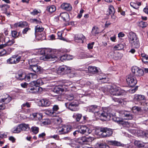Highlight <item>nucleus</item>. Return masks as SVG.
I'll list each match as a JSON object with an SVG mask.
<instances>
[{
	"label": "nucleus",
	"mask_w": 148,
	"mask_h": 148,
	"mask_svg": "<svg viewBox=\"0 0 148 148\" xmlns=\"http://www.w3.org/2000/svg\"><path fill=\"white\" fill-rule=\"evenodd\" d=\"M98 79L99 81L104 83L107 82L108 80V78L106 77V76H104V78H101V76H100L98 78Z\"/></svg>",
	"instance_id": "37998d69"
},
{
	"label": "nucleus",
	"mask_w": 148,
	"mask_h": 148,
	"mask_svg": "<svg viewBox=\"0 0 148 148\" xmlns=\"http://www.w3.org/2000/svg\"><path fill=\"white\" fill-rule=\"evenodd\" d=\"M142 60L145 64H148V56H146L144 58H142Z\"/></svg>",
	"instance_id": "052dcab7"
},
{
	"label": "nucleus",
	"mask_w": 148,
	"mask_h": 148,
	"mask_svg": "<svg viewBox=\"0 0 148 148\" xmlns=\"http://www.w3.org/2000/svg\"><path fill=\"white\" fill-rule=\"evenodd\" d=\"M7 39H8L9 38H5L3 34H0V43H6V40Z\"/></svg>",
	"instance_id": "a18cd8bd"
},
{
	"label": "nucleus",
	"mask_w": 148,
	"mask_h": 148,
	"mask_svg": "<svg viewBox=\"0 0 148 148\" xmlns=\"http://www.w3.org/2000/svg\"><path fill=\"white\" fill-rule=\"evenodd\" d=\"M64 134L70 132L71 129V127L70 125H63Z\"/></svg>",
	"instance_id": "473e14b6"
},
{
	"label": "nucleus",
	"mask_w": 148,
	"mask_h": 148,
	"mask_svg": "<svg viewBox=\"0 0 148 148\" xmlns=\"http://www.w3.org/2000/svg\"><path fill=\"white\" fill-rule=\"evenodd\" d=\"M42 80L41 79H38L36 81H34L31 82V85H35L38 88H39L40 85L43 84Z\"/></svg>",
	"instance_id": "4be33fe9"
},
{
	"label": "nucleus",
	"mask_w": 148,
	"mask_h": 148,
	"mask_svg": "<svg viewBox=\"0 0 148 148\" xmlns=\"http://www.w3.org/2000/svg\"><path fill=\"white\" fill-rule=\"evenodd\" d=\"M51 123L50 119H46L43 120L41 121V124L42 125H49Z\"/></svg>",
	"instance_id": "79ce46f5"
},
{
	"label": "nucleus",
	"mask_w": 148,
	"mask_h": 148,
	"mask_svg": "<svg viewBox=\"0 0 148 148\" xmlns=\"http://www.w3.org/2000/svg\"><path fill=\"white\" fill-rule=\"evenodd\" d=\"M21 131L20 125L14 127L11 130V132L13 133H19Z\"/></svg>",
	"instance_id": "bb28decb"
},
{
	"label": "nucleus",
	"mask_w": 148,
	"mask_h": 148,
	"mask_svg": "<svg viewBox=\"0 0 148 148\" xmlns=\"http://www.w3.org/2000/svg\"><path fill=\"white\" fill-rule=\"evenodd\" d=\"M30 69H31L34 72L38 73H40L42 72L40 67L37 65V64H30Z\"/></svg>",
	"instance_id": "dca6fc26"
},
{
	"label": "nucleus",
	"mask_w": 148,
	"mask_h": 148,
	"mask_svg": "<svg viewBox=\"0 0 148 148\" xmlns=\"http://www.w3.org/2000/svg\"><path fill=\"white\" fill-rule=\"evenodd\" d=\"M126 82L130 86H134L137 83V80L135 77L132 74L128 75L126 77Z\"/></svg>",
	"instance_id": "423d86ee"
},
{
	"label": "nucleus",
	"mask_w": 148,
	"mask_h": 148,
	"mask_svg": "<svg viewBox=\"0 0 148 148\" xmlns=\"http://www.w3.org/2000/svg\"><path fill=\"white\" fill-rule=\"evenodd\" d=\"M109 145H113L119 146H121V143L115 140H111L108 142Z\"/></svg>",
	"instance_id": "2f4dec72"
},
{
	"label": "nucleus",
	"mask_w": 148,
	"mask_h": 148,
	"mask_svg": "<svg viewBox=\"0 0 148 148\" xmlns=\"http://www.w3.org/2000/svg\"><path fill=\"white\" fill-rule=\"evenodd\" d=\"M6 98H4L2 99L0 101V102H5V103H7L9 102L11 100V97L8 94H6Z\"/></svg>",
	"instance_id": "7c9ffc66"
},
{
	"label": "nucleus",
	"mask_w": 148,
	"mask_h": 148,
	"mask_svg": "<svg viewBox=\"0 0 148 148\" xmlns=\"http://www.w3.org/2000/svg\"><path fill=\"white\" fill-rule=\"evenodd\" d=\"M31 129L32 132L35 134H37L39 132V128L37 127H32L31 128Z\"/></svg>",
	"instance_id": "49530a36"
},
{
	"label": "nucleus",
	"mask_w": 148,
	"mask_h": 148,
	"mask_svg": "<svg viewBox=\"0 0 148 148\" xmlns=\"http://www.w3.org/2000/svg\"><path fill=\"white\" fill-rule=\"evenodd\" d=\"M62 9L67 11H70L72 9V7L71 5L67 3H63L61 5Z\"/></svg>",
	"instance_id": "6ab92c4d"
},
{
	"label": "nucleus",
	"mask_w": 148,
	"mask_h": 148,
	"mask_svg": "<svg viewBox=\"0 0 148 148\" xmlns=\"http://www.w3.org/2000/svg\"><path fill=\"white\" fill-rule=\"evenodd\" d=\"M71 83V82H69V83ZM70 85V84H66V83L65 84L62 86L59 85L56 86L53 88V92L57 94H61L64 90V86L65 85L66 86H69Z\"/></svg>",
	"instance_id": "f8f14e48"
},
{
	"label": "nucleus",
	"mask_w": 148,
	"mask_h": 148,
	"mask_svg": "<svg viewBox=\"0 0 148 148\" xmlns=\"http://www.w3.org/2000/svg\"><path fill=\"white\" fill-rule=\"evenodd\" d=\"M138 133L140 134L139 135L140 136H142L143 137L145 136L148 138V131L145 132L142 130H140L138 131Z\"/></svg>",
	"instance_id": "ea45409f"
},
{
	"label": "nucleus",
	"mask_w": 148,
	"mask_h": 148,
	"mask_svg": "<svg viewBox=\"0 0 148 148\" xmlns=\"http://www.w3.org/2000/svg\"><path fill=\"white\" fill-rule=\"evenodd\" d=\"M94 44V42H92L91 43H89L88 45V48L89 49H92L93 47V45Z\"/></svg>",
	"instance_id": "774afa93"
},
{
	"label": "nucleus",
	"mask_w": 148,
	"mask_h": 148,
	"mask_svg": "<svg viewBox=\"0 0 148 148\" xmlns=\"http://www.w3.org/2000/svg\"><path fill=\"white\" fill-rule=\"evenodd\" d=\"M60 16L64 21H66L69 19V15L67 13H62L60 14Z\"/></svg>",
	"instance_id": "a878e982"
},
{
	"label": "nucleus",
	"mask_w": 148,
	"mask_h": 148,
	"mask_svg": "<svg viewBox=\"0 0 148 148\" xmlns=\"http://www.w3.org/2000/svg\"><path fill=\"white\" fill-rule=\"evenodd\" d=\"M99 148H109V147L106 144H101Z\"/></svg>",
	"instance_id": "0e129e2a"
},
{
	"label": "nucleus",
	"mask_w": 148,
	"mask_h": 148,
	"mask_svg": "<svg viewBox=\"0 0 148 148\" xmlns=\"http://www.w3.org/2000/svg\"><path fill=\"white\" fill-rule=\"evenodd\" d=\"M147 143H143L139 140H135L134 142V144L136 146L139 148H148L147 147Z\"/></svg>",
	"instance_id": "f3484780"
},
{
	"label": "nucleus",
	"mask_w": 148,
	"mask_h": 148,
	"mask_svg": "<svg viewBox=\"0 0 148 148\" xmlns=\"http://www.w3.org/2000/svg\"><path fill=\"white\" fill-rule=\"evenodd\" d=\"M21 131H28L30 129L29 125L25 123L20 124Z\"/></svg>",
	"instance_id": "b1692460"
},
{
	"label": "nucleus",
	"mask_w": 148,
	"mask_h": 148,
	"mask_svg": "<svg viewBox=\"0 0 148 148\" xmlns=\"http://www.w3.org/2000/svg\"><path fill=\"white\" fill-rule=\"evenodd\" d=\"M39 103L42 106L47 107L50 105L51 102L48 99H43L39 101Z\"/></svg>",
	"instance_id": "a211bd4d"
},
{
	"label": "nucleus",
	"mask_w": 148,
	"mask_h": 148,
	"mask_svg": "<svg viewBox=\"0 0 148 148\" xmlns=\"http://www.w3.org/2000/svg\"><path fill=\"white\" fill-rule=\"evenodd\" d=\"M25 106H26L27 108H29L30 107V105L29 103L27 102L23 104L21 106V108L22 109H23V107Z\"/></svg>",
	"instance_id": "e2e57ef3"
},
{
	"label": "nucleus",
	"mask_w": 148,
	"mask_h": 148,
	"mask_svg": "<svg viewBox=\"0 0 148 148\" xmlns=\"http://www.w3.org/2000/svg\"><path fill=\"white\" fill-rule=\"evenodd\" d=\"M58 38L60 40H64V38L62 37V32H58L57 33Z\"/></svg>",
	"instance_id": "13d9d810"
},
{
	"label": "nucleus",
	"mask_w": 148,
	"mask_h": 148,
	"mask_svg": "<svg viewBox=\"0 0 148 148\" xmlns=\"http://www.w3.org/2000/svg\"><path fill=\"white\" fill-rule=\"evenodd\" d=\"M130 34L129 38L130 42L132 45L135 48H138L140 46L139 42L136 34L134 33L131 32Z\"/></svg>",
	"instance_id": "7ed1b4c3"
},
{
	"label": "nucleus",
	"mask_w": 148,
	"mask_h": 148,
	"mask_svg": "<svg viewBox=\"0 0 148 148\" xmlns=\"http://www.w3.org/2000/svg\"><path fill=\"white\" fill-rule=\"evenodd\" d=\"M88 69L89 72L92 73H95L98 72V71L96 67L89 66Z\"/></svg>",
	"instance_id": "c756f323"
},
{
	"label": "nucleus",
	"mask_w": 148,
	"mask_h": 148,
	"mask_svg": "<svg viewBox=\"0 0 148 148\" xmlns=\"http://www.w3.org/2000/svg\"><path fill=\"white\" fill-rule=\"evenodd\" d=\"M118 123L122 124L124 126H127L128 125H129V123L128 122L125 121L123 119H120Z\"/></svg>",
	"instance_id": "c03bdc74"
},
{
	"label": "nucleus",
	"mask_w": 148,
	"mask_h": 148,
	"mask_svg": "<svg viewBox=\"0 0 148 148\" xmlns=\"http://www.w3.org/2000/svg\"><path fill=\"white\" fill-rule=\"evenodd\" d=\"M79 140H80L79 141V143H83L84 144H87V143H86V137L85 136L83 137H82L79 139Z\"/></svg>",
	"instance_id": "3c124183"
},
{
	"label": "nucleus",
	"mask_w": 148,
	"mask_h": 148,
	"mask_svg": "<svg viewBox=\"0 0 148 148\" xmlns=\"http://www.w3.org/2000/svg\"><path fill=\"white\" fill-rule=\"evenodd\" d=\"M132 71L135 75L140 76L143 75L144 74L143 71L136 66H134L132 69Z\"/></svg>",
	"instance_id": "1a4fd4ad"
},
{
	"label": "nucleus",
	"mask_w": 148,
	"mask_h": 148,
	"mask_svg": "<svg viewBox=\"0 0 148 148\" xmlns=\"http://www.w3.org/2000/svg\"><path fill=\"white\" fill-rule=\"evenodd\" d=\"M55 123L57 124L60 125L62 122V119L60 118H57L55 119Z\"/></svg>",
	"instance_id": "5fc2aeb1"
},
{
	"label": "nucleus",
	"mask_w": 148,
	"mask_h": 148,
	"mask_svg": "<svg viewBox=\"0 0 148 148\" xmlns=\"http://www.w3.org/2000/svg\"><path fill=\"white\" fill-rule=\"evenodd\" d=\"M25 77V74L24 73H23L21 71H19L16 74L15 76L16 78L20 80L24 79Z\"/></svg>",
	"instance_id": "412c9836"
},
{
	"label": "nucleus",
	"mask_w": 148,
	"mask_h": 148,
	"mask_svg": "<svg viewBox=\"0 0 148 148\" xmlns=\"http://www.w3.org/2000/svg\"><path fill=\"white\" fill-rule=\"evenodd\" d=\"M31 78V75H30V73H29L27 75H25V77L24 79L26 81L29 82Z\"/></svg>",
	"instance_id": "680f3d73"
},
{
	"label": "nucleus",
	"mask_w": 148,
	"mask_h": 148,
	"mask_svg": "<svg viewBox=\"0 0 148 148\" xmlns=\"http://www.w3.org/2000/svg\"><path fill=\"white\" fill-rule=\"evenodd\" d=\"M65 105L69 109L72 111H76L78 109V104L74 101L69 103H66Z\"/></svg>",
	"instance_id": "9b49d317"
},
{
	"label": "nucleus",
	"mask_w": 148,
	"mask_h": 148,
	"mask_svg": "<svg viewBox=\"0 0 148 148\" xmlns=\"http://www.w3.org/2000/svg\"><path fill=\"white\" fill-rule=\"evenodd\" d=\"M122 113L124 115V116L125 117V119L131 120L133 119V116L130 112L125 111L123 112Z\"/></svg>",
	"instance_id": "5701e85b"
},
{
	"label": "nucleus",
	"mask_w": 148,
	"mask_h": 148,
	"mask_svg": "<svg viewBox=\"0 0 148 148\" xmlns=\"http://www.w3.org/2000/svg\"><path fill=\"white\" fill-rule=\"evenodd\" d=\"M46 114L51 116H55L54 114L55 112L53 111L50 110L47 111L46 112Z\"/></svg>",
	"instance_id": "864d4df0"
},
{
	"label": "nucleus",
	"mask_w": 148,
	"mask_h": 148,
	"mask_svg": "<svg viewBox=\"0 0 148 148\" xmlns=\"http://www.w3.org/2000/svg\"><path fill=\"white\" fill-rule=\"evenodd\" d=\"M68 56H69L67 55H64L60 57L59 58H60V59L62 61H63L64 60H66V59H69V58H67Z\"/></svg>",
	"instance_id": "603ef678"
},
{
	"label": "nucleus",
	"mask_w": 148,
	"mask_h": 148,
	"mask_svg": "<svg viewBox=\"0 0 148 148\" xmlns=\"http://www.w3.org/2000/svg\"><path fill=\"white\" fill-rule=\"evenodd\" d=\"M32 115L36 120H40L42 117L41 114L38 113H35L32 114Z\"/></svg>",
	"instance_id": "72a5a7b5"
},
{
	"label": "nucleus",
	"mask_w": 148,
	"mask_h": 148,
	"mask_svg": "<svg viewBox=\"0 0 148 148\" xmlns=\"http://www.w3.org/2000/svg\"><path fill=\"white\" fill-rule=\"evenodd\" d=\"M3 47H0V56H2L6 53V51L5 49H3Z\"/></svg>",
	"instance_id": "8fccbe9b"
},
{
	"label": "nucleus",
	"mask_w": 148,
	"mask_h": 148,
	"mask_svg": "<svg viewBox=\"0 0 148 148\" xmlns=\"http://www.w3.org/2000/svg\"><path fill=\"white\" fill-rule=\"evenodd\" d=\"M109 92L111 95L117 96L123 95H125L126 93L125 90L115 86H111L109 90Z\"/></svg>",
	"instance_id": "f03ea898"
},
{
	"label": "nucleus",
	"mask_w": 148,
	"mask_h": 148,
	"mask_svg": "<svg viewBox=\"0 0 148 148\" xmlns=\"http://www.w3.org/2000/svg\"><path fill=\"white\" fill-rule=\"evenodd\" d=\"M35 34L36 36L38 35L42 39L45 38V34L44 33H42L41 34H40L39 33L42 32L44 28L41 26L39 25H37L35 27Z\"/></svg>",
	"instance_id": "0eeeda50"
},
{
	"label": "nucleus",
	"mask_w": 148,
	"mask_h": 148,
	"mask_svg": "<svg viewBox=\"0 0 148 148\" xmlns=\"http://www.w3.org/2000/svg\"><path fill=\"white\" fill-rule=\"evenodd\" d=\"M30 30V28L29 27H26L22 31V33L23 34H25L27 33V32L29 30Z\"/></svg>",
	"instance_id": "69168bd1"
},
{
	"label": "nucleus",
	"mask_w": 148,
	"mask_h": 148,
	"mask_svg": "<svg viewBox=\"0 0 148 148\" xmlns=\"http://www.w3.org/2000/svg\"><path fill=\"white\" fill-rule=\"evenodd\" d=\"M80 133L82 134H85L86 135L89 134L91 132V131L89 128L85 125H82L81 126L79 129Z\"/></svg>",
	"instance_id": "4468645a"
},
{
	"label": "nucleus",
	"mask_w": 148,
	"mask_h": 148,
	"mask_svg": "<svg viewBox=\"0 0 148 148\" xmlns=\"http://www.w3.org/2000/svg\"><path fill=\"white\" fill-rule=\"evenodd\" d=\"M28 23L26 21H21L18 23H16L14 24V26L16 27H23L25 26H27Z\"/></svg>",
	"instance_id": "393cba45"
},
{
	"label": "nucleus",
	"mask_w": 148,
	"mask_h": 148,
	"mask_svg": "<svg viewBox=\"0 0 148 148\" xmlns=\"http://www.w3.org/2000/svg\"><path fill=\"white\" fill-rule=\"evenodd\" d=\"M99 134H101L103 137H108L111 136L112 134L113 131L110 129L107 128H101L99 130Z\"/></svg>",
	"instance_id": "20e7f679"
},
{
	"label": "nucleus",
	"mask_w": 148,
	"mask_h": 148,
	"mask_svg": "<svg viewBox=\"0 0 148 148\" xmlns=\"http://www.w3.org/2000/svg\"><path fill=\"white\" fill-rule=\"evenodd\" d=\"M21 57L20 56L13 55L9 59H8L7 62L9 64H16L18 63L21 60Z\"/></svg>",
	"instance_id": "6e6552de"
},
{
	"label": "nucleus",
	"mask_w": 148,
	"mask_h": 148,
	"mask_svg": "<svg viewBox=\"0 0 148 148\" xmlns=\"http://www.w3.org/2000/svg\"><path fill=\"white\" fill-rule=\"evenodd\" d=\"M134 101L135 102H137V103H140L141 105H143V102L145 100V97L142 95H135L133 98Z\"/></svg>",
	"instance_id": "9d476101"
},
{
	"label": "nucleus",
	"mask_w": 148,
	"mask_h": 148,
	"mask_svg": "<svg viewBox=\"0 0 148 148\" xmlns=\"http://www.w3.org/2000/svg\"><path fill=\"white\" fill-rule=\"evenodd\" d=\"M82 117V114L78 113H74L73 116V118L77 122L79 121Z\"/></svg>",
	"instance_id": "cd10ccee"
},
{
	"label": "nucleus",
	"mask_w": 148,
	"mask_h": 148,
	"mask_svg": "<svg viewBox=\"0 0 148 148\" xmlns=\"http://www.w3.org/2000/svg\"><path fill=\"white\" fill-rule=\"evenodd\" d=\"M85 39V36L82 34L76 35L75 36V41L77 42L83 43Z\"/></svg>",
	"instance_id": "2eb2a0df"
},
{
	"label": "nucleus",
	"mask_w": 148,
	"mask_h": 148,
	"mask_svg": "<svg viewBox=\"0 0 148 148\" xmlns=\"http://www.w3.org/2000/svg\"><path fill=\"white\" fill-rule=\"evenodd\" d=\"M56 10V7L54 5L49 6L47 7L46 10L50 12H53Z\"/></svg>",
	"instance_id": "4c0bfd02"
},
{
	"label": "nucleus",
	"mask_w": 148,
	"mask_h": 148,
	"mask_svg": "<svg viewBox=\"0 0 148 148\" xmlns=\"http://www.w3.org/2000/svg\"><path fill=\"white\" fill-rule=\"evenodd\" d=\"M140 110V108L137 106L133 107L132 108V111L133 113H137Z\"/></svg>",
	"instance_id": "09e8293b"
},
{
	"label": "nucleus",
	"mask_w": 148,
	"mask_h": 148,
	"mask_svg": "<svg viewBox=\"0 0 148 148\" xmlns=\"http://www.w3.org/2000/svg\"><path fill=\"white\" fill-rule=\"evenodd\" d=\"M109 12L110 14H112L114 13V10L113 6L110 5L109 8Z\"/></svg>",
	"instance_id": "de8ad7c7"
},
{
	"label": "nucleus",
	"mask_w": 148,
	"mask_h": 148,
	"mask_svg": "<svg viewBox=\"0 0 148 148\" xmlns=\"http://www.w3.org/2000/svg\"><path fill=\"white\" fill-rule=\"evenodd\" d=\"M71 72L70 67L64 65L60 66L57 70V73L60 75L68 74Z\"/></svg>",
	"instance_id": "39448f33"
},
{
	"label": "nucleus",
	"mask_w": 148,
	"mask_h": 148,
	"mask_svg": "<svg viewBox=\"0 0 148 148\" xmlns=\"http://www.w3.org/2000/svg\"><path fill=\"white\" fill-rule=\"evenodd\" d=\"M99 28L96 27H92L91 33L93 35L95 36L99 33Z\"/></svg>",
	"instance_id": "e433bc0d"
},
{
	"label": "nucleus",
	"mask_w": 148,
	"mask_h": 148,
	"mask_svg": "<svg viewBox=\"0 0 148 148\" xmlns=\"http://www.w3.org/2000/svg\"><path fill=\"white\" fill-rule=\"evenodd\" d=\"M98 115L99 116L103 117L105 119L109 118L110 116L109 115V114L107 112L104 111H103V112L101 113L99 112L98 114Z\"/></svg>",
	"instance_id": "c9c22d12"
},
{
	"label": "nucleus",
	"mask_w": 148,
	"mask_h": 148,
	"mask_svg": "<svg viewBox=\"0 0 148 148\" xmlns=\"http://www.w3.org/2000/svg\"><path fill=\"white\" fill-rule=\"evenodd\" d=\"M15 42L14 40H9L8 41H6V43L4 44H1L0 45V47H5L7 45L11 46Z\"/></svg>",
	"instance_id": "c85d7f7f"
},
{
	"label": "nucleus",
	"mask_w": 148,
	"mask_h": 148,
	"mask_svg": "<svg viewBox=\"0 0 148 148\" xmlns=\"http://www.w3.org/2000/svg\"><path fill=\"white\" fill-rule=\"evenodd\" d=\"M120 118L117 117L116 116H112V119L113 121L117 122L118 123H119L120 119Z\"/></svg>",
	"instance_id": "4d7b16f0"
},
{
	"label": "nucleus",
	"mask_w": 148,
	"mask_h": 148,
	"mask_svg": "<svg viewBox=\"0 0 148 148\" xmlns=\"http://www.w3.org/2000/svg\"><path fill=\"white\" fill-rule=\"evenodd\" d=\"M0 8L3 12H6L8 9L9 8V6L6 4H1L0 5Z\"/></svg>",
	"instance_id": "a19ab883"
},
{
	"label": "nucleus",
	"mask_w": 148,
	"mask_h": 148,
	"mask_svg": "<svg viewBox=\"0 0 148 148\" xmlns=\"http://www.w3.org/2000/svg\"><path fill=\"white\" fill-rule=\"evenodd\" d=\"M30 87L27 90V92L30 93H35L38 92L39 90V88H38L35 85H31V83L30 84Z\"/></svg>",
	"instance_id": "aec40b11"
},
{
	"label": "nucleus",
	"mask_w": 148,
	"mask_h": 148,
	"mask_svg": "<svg viewBox=\"0 0 148 148\" xmlns=\"http://www.w3.org/2000/svg\"><path fill=\"white\" fill-rule=\"evenodd\" d=\"M38 61L37 59L35 58H34L32 59L30 62H29L30 65L31 64H38Z\"/></svg>",
	"instance_id": "bf43d9fd"
},
{
	"label": "nucleus",
	"mask_w": 148,
	"mask_h": 148,
	"mask_svg": "<svg viewBox=\"0 0 148 148\" xmlns=\"http://www.w3.org/2000/svg\"><path fill=\"white\" fill-rule=\"evenodd\" d=\"M56 132L59 134H64L63 126L56 127Z\"/></svg>",
	"instance_id": "f704fd0d"
},
{
	"label": "nucleus",
	"mask_w": 148,
	"mask_h": 148,
	"mask_svg": "<svg viewBox=\"0 0 148 148\" xmlns=\"http://www.w3.org/2000/svg\"><path fill=\"white\" fill-rule=\"evenodd\" d=\"M53 51L50 48L43 49L38 50V54L42 55H44L43 59L44 60H51L53 59L58 58L55 55L52 54Z\"/></svg>",
	"instance_id": "f257e3e1"
},
{
	"label": "nucleus",
	"mask_w": 148,
	"mask_h": 148,
	"mask_svg": "<svg viewBox=\"0 0 148 148\" xmlns=\"http://www.w3.org/2000/svg\"><path fill=\"white\" fill-rule=\"evenodd\" d=\"M124 47L123 45L122 44H119L115 46L114 47V49L115 50H119L122 49Z\"/></svg>",
	"instance_id": "58836bf2"
},
{
	"label": "nucleus",
	"mask_w": 148,
	"mask_h": 148,
	"mask_svg": "<svg viewBox=\"0 0 148 148\" xmlns=\"http://www.w3.org/2000/svg\"><path fill=\"white\" fill-rule=\"evenodd\" d=\"M140 25L141 27H146L147 23L145 22L141 21L140 23Z\"/></svg>",
	"instance_id": "338daca9"
},
{
	"label": "nucleus",
	"mask_w": 148,
	"mask_h": 148,
	"mask_svg": "<svg viewBox=\"0 0 148 148\" xmlns=\"http://www.w3.org/2000/svg\"><path fill=\"white\" fill-rule=\"evenodd\" d=\"M32 22L37 24H40L42 23L40 19H38L36 18H33L31 20Z\"/></svg>",
	"instance_id": "6e6d98bb"
},
{
	"label": "nucleus",
	"mask_w": 148,
	"mask_h": 148,
	"mask_svg": "<svg viewBox=\"0 0 148 148\" xmlns=\"http://www.w3.org/2000/svg\"><path fill=\"white\" fill-rule=\"evenodd\" d=\"M100 107L96 105L89 106L87 108V110L89 112H91L95 114H98L99 112Z\"/></svg>",
	"instance_id": "ddd939ff"
}]
</instances>
